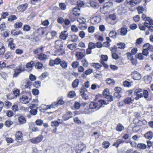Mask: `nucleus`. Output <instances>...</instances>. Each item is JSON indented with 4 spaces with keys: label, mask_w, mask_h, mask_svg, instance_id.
<instances>
[{
    "label": "nucleus",
    "mask_w": 153,
    "mask_h": 153,
    "mask_svg": "<svg viewBox=\"0 0 153 153\" xmlns=\"http://www.w3.org/2000/svg\"><path fill=\"white\" fill-rule=\"evenodd\" d=\"M87 25L85 23V21H83V22L78 25V27L79 28L82 30H84L86 29L87 27Z\"/></svg>",
    "instance_id": "obj_22"
},
{
    "label": "nucleus",
    "mask_w": 153,
    "mask_h": 153,
    "mask_svg": "<svg viewBox=\"0 0 153 153\" xmlns=\"http://www.w3.org/2000/svg\"><path fill=\"white\" fill-rule=\"evenodd\" d=\"M41 107L42 108V109L44 110H46L48 109L51 108L49 105H42L41 106Z\"/></svg>",
    "instance_id": "obj_57"
},
{
    "label": "nucleus",
    "mask_w": 153,
    "mask_h": 153,
    "mask_svg": "<svg viewBox=\"0 0 153 153\" xmlns=\"http://www.w3.org/2000/svg\"><path fill=\"white\" fill-rule=\"evenodd\" d=\"M79 80L78 79H76L74 80L72 83V86L73 88H77L79 85Z\"/></svg>",
    "instance_id": "obj_27"
},
{
    "label": "nucleus",
    "mask_w": 153,
    "mask_h": 153,
    "mask_svg": "<svg viewBox=\"0 0 153 153\" xmlns=\"http://www.w3.org/2000/svg\"><path fill=\"white\" fill-rule=\"evenodd\" d=\"M137 4L136 0H126L124 5L126 7L130 8L135 6Z\"/></svg>",
    "instance_id": "obj_4"
},
{
    "label": "nucleus",
    "mask_w": 153,
    "mask_h": 153,
    "mask_svg": "<svg viewBox=\"0 0 153 153\" xmlns=\"http://www.w3.org/2000/svg\"><path fill=\"white\" fill-rule=\"evenodd\" d=\"M24 68L22 67L21 65H19L14 70L15 73L13 74L14 76H17L20 73L24 71Z\"/></svg>",
    "instance_id": "obj_9"
},
{
    "label": "nucleus",
    "mask_w": 153,
    "mask_h": 153,
    "mask_svg": "<svg viewBox=\"0 0 153 153\" xmlns=\"http://www.w3.org/2000/svg\"><path fill=\"white\" fill-rule=\"evenodd\" d=\"M13 41L12 38L9 39L8 41L9 42L8 47L11 50H13L16 48V45L13 43Z\"/></svg>",
    "instance_id": "obj_17"
},
{
    "label": "nucleus",
    "mask_w": 153,
    "mask_h": 153,
    "mask_svg": "<svg viewBox=\"0 0 153 153\" xmlns=\"http://www.w3.org/2000/svg\"><path fill=\"white\" fill-rule=\"evenodd\" d=\"M124 141L121 139H119L117 140L116 142L113 144V146H116L117 147L119 145L123 143Z\"/></svg>",
    "instance_id": "obj_35"
},
{
    "label": "nucleus",
    "mask_w": 153,
    "mask_h": 153,
    "mask_svg": "<svg viewBox=\"0 0 153 153\" xmlns=\"http://www.w3.org/2000/svg\"><path fill=\"white\" fill-rule=\"evenodd\" d=\"M34 64V62L33 61H31L27 64L26 67L28 68H31L33 66Z\"/></svg>",
    "instance_id": "obj_43"
},
{
    "label": "nucleus",
    "mask_w": 153,
    "mask_h": 153,
    "mask_svg": "<svg viewBox=\"0 0 153 153\" xmlns=\"http://www.w3.org/2000/svg\"><path fill=\"white\" fill-rule=\"evenodd\" d=\"M82 65L84 67H86L88 65V63L85 59H84L82 61Z\"/></svg>",
    "instance_id": "obj_47"
},
{
    "label": "nucleus",
    "mask_w": 153,
    "mask_h": 153,
    "mask_svg": "<svg viewBox=\"0 0 153 153\" xmlns=\"http://www.w3.org/2000/svg\"><path fill=\"white\" fill-rule=\"evenodd\" d=\"M87 92V90L86 89L84 86L81 87L80 90V94L81 95L83 99L85 100L88 98V96L86 93Z\"/></svg>",
    "instance_id": "obj_5"
},
{
    "label": "nucleus",
    "mask_w": 153,
    "mask_h": 153,
    "mask_svg": "<svg viewBox=\"0 0 153 153\" xmlns=\"http://www.w3.org/2000/svg\"><path fill=\"white\" fill-rule=\"evenodd\" d=\"M59 7L61 10H64L66 9V6L64 3H59Z\"/></svg>",
    "instance_id": "obj_48"
},
{
    "label": "nucleus",
    "mask_w": 153,
    "mask_h": 153,
    "mask_svg": "<svg viewBox=\"0 0 153 153\" xmlns=\"http://www.w3.org/2000/svg\"><path fill=\"white\" fill-rule=\"evenodd\" d=\"M134 100V99H132L131 97H127L124 98L123 100V101L126 104H130L132 103Z\"/></svg>",
    "instance_id": "obj_20"
},
{
    "label": "nucleus",
    "mask_w": 153,
    "mask_h": 153,
    "mask_svg": "<svg viewBox=\"0 0 153 153\" xmlns=\"http://www.w3.org/2000/svg\"><path fill=\"white\" fill-rule=\"evenodd\" d=\"M137 147L138 149H144L146 148L147 146L143 143H139L137 145Z\"/></svg>",
    "instance_id": "obj_32"
},
{
    "label": "nucleus",
    "mask_w": 153,
    "mask_h": 153,
    "mask_svg": "<svg viewBox=\"0 0 153 153\" xmlns=\"http://www.w3.org/2000/svg\"><path fill=\"white\" fill-rule=\"evenodd\" d=\"M47 56L44 54H41L39 55L38 58L40 60H43L46 59Z\"/></svg>",
    "instance_id": "obj_46"
},
{
    "label": "nucleus",
    "mask_w": 153,
    "mask_h": 153,
    "mask_svg": "<svg viewBox=\"0 0 153 153\" xmlns=\"http://www.w3.org/2000/svg\"><path fill=\"white\" fill-rule=\"evenodd\" d=\"M90 4L91 6L94 9L98 8L100 7L99 4L94 1H91Z\"/></svg>",
    "instance_id": "obj_29"
},
{
    "label": "nucleus",
    "mask_w": 153,
    "mask_h": 153,
    "mask_svg": "<svg viewBox=\"0 0 153 153\" xmlns=\"http://www.w3.org/2000/svg\"><path fill=\"white\" fill-rule=\"evenodd\" d=\"M91 21L94 24L98 23L100 21V17L94 16L91 19Z\"/></svg>",
    "instance_id": "obj_24"
},
{
    "label": "nucleus",
    "mask_w": 153,
    "mask_h": 153,
    "mask_svg": "<svg viewBox=\"0 0 153 153\" xmlns=\"http://www.w3.org/2000/svg\"><path fill=\"white\" fill-rule=\"evenodd\" d=\"M86 146L85 144L83 143H81L78 144L77 148L75 150V152L77 153H81L82 152L86 150Z\"/></svg>",
    "instance_id": "obj_10"
},
{
    "label": "nucleus",
    "mask_w": 153,
    "mask_h": 153,
    "mask_svg": "<svg viewBox=\"0 0 153 153\" xmlns=\"http://www.w3.org/2000/svg\"><path fill=\"white\" fill-rule=\"evenodd\" d=\"M77 45L76 43H72L68 45L67 47L71 50H73L77 47Z\"/></svg>",
    "instance_id": "obj_37"
},
{
    "label": "nucleus",
    "mask_w": 153,
    "mask_h": 153,
    "mask_svg": "<svg viewBox=\"0 0 153 153\" xmlns=\"http://www.w3.org/2000/svg\"><path fill=\"white\" fill-rule=\"evenodd\" d=\"M12 57V54L11 52H7L5 54V58L7 59H9Z\"/></svg>",
    "instance_id": "obj_39"
},
{
    "label": "nucleus",
    "mask_w": 153,
    "mask_h": 153,
    "mask_svg": "<svg viewBox=\"0 0 153 153\" xmlns=\"http://www.w3.org/2000/svg\"><path fill=\"white\" fill-rule=\"evenodd\" d=\"M46 49V47L45 46H42L41 47L37 48L36 50L34 51V53L35 54H38L39 53H40L43 52Z\"/></svg>",
    "instance_id": "obj_19"
},
{
    "label": "nucleus",
    "mask_w": 153,
    "mask_h": 153,
    "mask_svg": "<svg viewBox=\"0 0 153 153\" xmlns=\"http://www.w3.org/2000/svg\"><path fill=\"white\" fill-rule=\"evenodd\" d=\"M27 7V4H25L19 6L17 7V9L23 12L25 11Z\"/></svg>",
    "instance_id": "obj_23"
},
{
    "label": "nucleus",
    "mask_w": 153,
    "mask_h": 153,
    "mask_svg": "<svg viewBox=\"0 0 153 153\" xmlns=\"http://www.w3.org/2000/svg\"><path fill=\"white\" fill-rule=\"evenodd\" d=\"M120 35L122 36H125L126 35L127 33V29L124 27L121 28L120 30Z\"/></svg>",
    "instance_id": "obj_34"
},
{
    "label": "nucleus",
    "mask_w": 153,
    "mask_h": 153,
    "mask_svg": "<svg viewBox=\"0 0 153 153\" xmlns=\"http://www.w3.org/2000/svg\"><path fill=\"white\" fill-rule=\"evenodd\" d=\"M113 3L111 2H107L104 4L102 7L101 8V11H102V13L105 14L109 12L110 8L113 5Z\"/></svg>",
    "instance_id": "obj_3"
},
{
    "label": "nucleus",
    "mask_w": 153,
    "mask_h": 153,
    "mask_svg": "<svg viewBox=\"0 0 153 153\" xmlns=\"http://www.w3.org/2000/svg\"><path fill=\"white\" fill-rule=\"evenodd\" d=\"M36 32L39 34V35L44 36H47L48 34V30L46 28L40 27L37 30Z\"/></svg>",
    "instance_id": "obj_6"
},
{
    "label": "nucleus",
    "mask_w": 153,
    "mask_h": 153,
    "mask_svg": "<svg viewBox=\"0 0 153 153\" xmlns=\"http://www.w3.org/2000/svg\"><path fill=\"white\" fill-rule=\"evenodd\" d=\"M60 65L61 66L63 69H66L68 67V63L65 60H61Z\"/></svg>",
    "instance_id": "obj_30"
},
{
    "label": "nucleus",
    "mask_w": 153,
    "mask_h": 153,
    "mask_svg": "<svg viewBox=\"0 0 153 153\" xmlns=\"http://www.w3.org/2000/svg\"><path fill=\"white\" fill-rule=\"evenodd\" d=\"M73 13L75 16H79L80 14V9L78 7H76L73 9Z\"/></svg>",
    "instance_id": "obj_25"
},
{
    "label": "nucleus",
    "mask_w": 153,
    "mask_h": 153,
    "mask_svg": "<svg viewBox=\"0 0 153 153\" xmlns=\"http://www.w3.org/2000/svg\"><path fill=\"white\" fill-rule=\"evenodd\" d=\"M51 125L52 126L57 127L59 126V123L57 121L54 120L51 122Z\"/></svg>",
    "instance_id": "obj_53"
},
{
    "label": "nucleus",
    "mask_w": 153,
    "mask_h": 153,
    "mask_svg": "<svg viewBox=\"0 0 153 153\" xmlns=\"http://www.w3.org/2000/svg\"><path fill=\"white\" fill-rule=\"evenodd\" d=\"M32 84V82L31 81H28L27 82L26 85H25V87L26 88H30V86Z\"/></svg>",
    "instance_id": "obj_51"
},
{
    "label": "nucleus",
    "mask_w": 153,
    "mask_h": 153,
    "mask_svg": "<svg viewBox=\"0 0 153 153\" xmlns=\"http://www.w3.org/2000/svg\"><path fill=\"white\" fill-rule=\"evenodd\" d=\"M144 136L146 138L150 140L153 137V133L151 131H149L144 134Z\"/></svg>",
    "instance_id": "obj_21"
},
{
    "label": "nucleus",
    "mask_w": 153,
    "mask_h": 153,
    "mask_svg": "<svg viewBox=\"0 0 153 153\" xmlns=\"http://www.w3.org/2000/svg\"><path fill=\"white\" fill-rule=\"evenodd\" d=\"M38 108H36V109H32L30 111V113L32 115H35L37 114L38 111L37 110Z\"/></svg>",
    "instance_id": "obj_49"
},
{
    "label": "nucleus",
    "mask_w": 153,
    "mask_h": 153,
    "mask_svg": "<svg viewBox=\"0 0 153 153\" xmlns=\"http://www.w3.org/2000/svg\"><path fill=\"white\" fill-rule=\"evenodd\" d=\"M72 115V113L71 111H69L63 115L62 118L64 120L66 121L71 118Z\"/></svg>",
    "instance_id": "obj_18"
},
{
    "label": "nucleus",
    "mask_w": 153,
    "mask_h": 153,
    "mask_svg": "<svg viewBox=\"0 0 153 153\" xmlns=\"http://www.w3.org/2000/svg\"><path fill=\"white\" fill-rule=\"evenodd\" d=\"M144 81L147 83H150L151 82L152 77L150 75H146L144 76Z\"/></svg>",
    "instance_id": "obj_26"
},
{
    "label": "nucleus",
    "mask_w": 153,
    "mask_h": 153,
    "mask_svg": "<svg viewBox=\"0 0 153 153\" xmlns=\"http://www.w3.org/2000/svg\"><path fill=\"white\" fill-rule=\"evenodd\" d=\"M143 53L145 56H147L149 52H152L153 50V46L149 43H146L143 45Z\"/></svg>",
    "instance_id": "obj_2"
},
{
    "label": "nucleus",
    "mask_w": 153,
    "mask_h": 153,
    "mask_svg": "<svg viewBox=\"0 0 153 153\" xmlns=\"http://www.w3.org/2000/svg\"><path fill=\"white\" fill-rule=\"evenodd\" d=\"M19 122L20 124H24L26 122V120L25 117L20 116L18 118Z\"/></svg>",
    "instance_id": "obj_36"
},
{
    "label": "nucleus",
    "mask_w": 153,
    "mask_h": 153,
    "mask_svg": "<svg viewBox=\"0 0 153 153\" xmlns=\"http://www.w3.org/2000/svg\"><path fill=\"white\" fill-rule=\"evenodd\" d=\"M92 111H91L89 107L88 108V107H86L84 108L83 113L85 114H90Z\"/></svg>",
    "instance_id": "obj_41"
},
{
    "label": "nucleus",
    "mask_w": 153,
    "mask_h": 153,
    "mask_svg": "<svg viewBox=\"0 0 153 153\" xmlns=\"http://www.w3.org/2000/svg\"><path fill=\"white\" fill-rule=\"evenodd\" d=\"M73 120L74 122L76 124H79L81 123V121L77 117H74Z\"/></svg>",
    "instance_id": "obj_61"
},
{
    "label": "nucleus",
    "mask_w": 153,
    "mask_h": 153,
    "mask_svg": "<svg viewBox=\"0 0 153 153\" xmlns=\"http://www.w3.org/2000/svg\"><path fill=\"white\" fill-rule=\"evenodd\" d=\"M117 33L114 30L111 31L109 34V36L113 39H115L117 37Z\"/></svg>",
    "instance_id": "obj_33"
},
{
    "label": "nucleus",
    "mask_w": 153,
    "mask_h": 153,
    "mask_svg": "<svg viewBox=\"0 0 153 153\" xmlns=\"http://www.w3.org/2000/svg\"><path fill=\"white\" fill-rule=\"evenodd\" d=\"M41 84V82L40 81H36L35 82H34L33 85L34 87L37 88H39L40 87Z\"/></svg>",
    "instance_id": "obj_54"
},
{
    "label": "nucleus",
    "mask_w": 153,
    "mask_h": 153,
    "mask_svg": "<svg viewBox=\"0 0 153 153\" xmlns=\"http://www.w3.org/2000/svg\"><path fill=\"white\" fill-rule=\"evenodd\" d=\"M118 48L120 49H124L125 47V44L123 42H120L117 44Z\"/></svg>",
    "instance_id": "obj_40"
},
{
    "label": "nucleus",
    "mask_w": 153,
    "mask_h": 153,
    "mask_svg": "<svg viewBox=\"0 0 153 153\" xmlns=\"http://www.w3.org/2000/svg\"><path fill=\"white\" fill-rule=\"evenodd\" d=\"M17 19V17L14 15H12L9 16L8 18V20L12 22L14 20L16 19Z\"/></svg>",
    "instance_id": "obj_45"
},
{
    "label": "nucleus",
    "mask_w": 153,
    "mask_h": 153,
    "mask_svg": "<svg viewBox=\"0 0 153 153\" xmlns=\"http://www.w3.org/2000/svg\"><path fill=\"white\" fill-rule=\"evenodd\" d=\"M15 137L16 140L17 141L19 142H21L22 141L23 137L22 133L21 131H18L15 134Z\"/></svg>",
    "instance_id": "obj_15"
},
{
    "label": "nucleus",
    "mask_w": 153,
    "mask_h": 153,
    "mask_svg": "<svg viewBox=\"0 0 153 153\" xmlns=\"http://www.w3.org/2000/svg\"><path fill=\"white\" fill-rule=\"evenodd\" d=\"M51 35L52 36V37H49L48 36H47L46 37V39L47 40H49L52 39H54V37H56L57 33L56 32L53 31L51 32Z\"/></svg>",
    "instance_id": "obj_31"
},
{
    "label": "nucleus",
    "mask_w": 153,
    "mask_h": 153,
    "mask_svg": "<svg viewBox=\"0 0 153 153\" xmlns=\"http://www.w3.org/2000/svg\"><path fill=\"white\" fill-rule=\"evenodd\" d=\"M79 38L77 35L75 34H72L69 36L68 41L73 42H77Z\"/></svg>",
    "instance_id": "obj_14"
},
{
    "label": "nucleus",
    "mask_w": 153,
    "mask_h": 153,
    "mask_svg": "<svg viewBox=\"0 0 153 153\" xmlns=\"http://www.w3.org/2000/svg\"><path fill=\"white\" fill-rule=\"evenodd\" d=\"M88 47L91 49H94L96 48L95 44L92 42H90L89 43Z\"/></svg>",
    "instance_id": "obj_62"
},
{
    "label": "nucleus",
    "mask_w": 153,
    "mask_h": 153,
    "mask_svg": "<svg viewBox=\"0 0 153 153\" xmlns=\"http://www.w3.org/2000/svg\"><path fill=\"white\" fill-rule=\"evenodd\" d=\"M5 52V50L4 45L0 42V55H2Z\"/></svg>",
    "instance_id": "obj_28"
},
{
    "label": "nucleus",
    "mask_w": 153,
    "mask_h": 153,
    "mask_svg": "<svg viewBox=\"0 0 153 153\" xmlns=\"http://www.w3.org/2000/svg\"><path fill=\"white\" fill-rule=\"evenodd\" d=\"M131 82H129L128 81L126 80L123 82V85L125 87H129L131 85Z\"/></svg>",
    "instance_id": "obj_44"
},
{
    "label": "nucleus",
    "mask_w": 153,
    "mask_h": 153,
    "mask_svg": "<svg viewBox=\"0 0 153 153\" xmlns=\"http://www.w3.org/2000/svg\"><path fill=\"white\" fill-rule=\"evenodd\" d=\"M79 65L78 62L75 61L74 62L72 63L71 66L74 68H77Z\"/></svg>",
    "instance_id": "obj_58"
},
{
    "label": "nucleus",
    "mask_w": 153,
    "mask_h": 153,
    "mask_svg": "<svg viewBox=\"0 0 153 153\" xmlns=\"http://www.w3.org/2000/svg\"><path fill=\"white\" fill-rule=\"evenodd\" d=\"M107 83L109 85L112 84H114V80L113 79H111L110 78H108L106 80Z\"/></svg>",
    "instance_id": "obj_63"
},
{
    "label": "nucleus",
    "mask_w": 153,
    "mask_h": 153,
    "mask_svg": "<svg viewBox=\"0 0 153 153\" xmlns=\"http://www.w3.org/2000/svg\"><path fill=\"white\" fill-rule=\"evenodd\" d=\"M63 46V43L62 41L60 40H58L55 41V47L58 49V51H64L62 49Z\"/></svg>",
    "instance_id": "obj_7"
},
{
    "label": "nucleus",
    "mask_w": 153,
    "mask_h": 153,
    "mask_svg": "<svg viewBox=\"0 0 153 153\" xmlns=\"http://www.w3.org/2000/svg\"><path fill=\"white\" fill-rule=\"evenodd\" d=\"M71 30L73 32H76L78 31L77 27L75 25H73L71 27Z\"/></svg>",
    "instance_id": "obj_55"
},
{
    "label": "nucleus",
    "mask_w": 153,
    "mask_h": 153,
    "mask_svg": "<svg viewBox=\"0 0 153 153\" xmlns=\"http://www.w3.org/2000/svg\"><path fill=\"white\" fill-rule=\"evenodd\" d=\"M118 12L121 14H123L125 12L124 8L123 7H121L118 10Z\"/></svg>",
    "instance_id": "obj_60"
},
{
    "label": "nucleus",
    "mask_w": 153,
    "mask_h": 153,
    "mask_svg": "<svg viewBox=\"0 0 153 153\" xmlns=\"http://www.w3.org/2000/svg\"><path fill=\"white\" fill-rule=\"evenodd\" d=\"M108 104V102H106L104 100H100L97 102H91L89 105V107L91 111L94 112L99 110L103 105Z\"/></svg>",
    "instance_id": "obj_1"
},
{
    "label": "nucleus",
    "mask_w": 153,
    "mask_h": 153,
    "mask_svg": "<svg viewBox=\"0 0 153 153\" xmlns=\"http://www.w3.org/2000/svg\"><path fill=\"white\" fill-rule=\"evenodd\" d=\"M131 75L132 76L133 79L135 80H139L141 77V74L135 71L131 73Z\"/></svg>",
    "instance_id": "obj_13"
},
{
    "label": "nucleus",
    "mask_w": 153,
    "mask_h": 153,
    "mask_svg": "<svg viewBox=\"0 0 153 153\" xmlns=\"http://www.w3.org/2000/svg\"><path fill=\"white\" fill-rule=\"evenodd\" d=\"M95 30V27L93 26H91L88 27V31L89 33H94Z\"/></svg>",
    "instance_id": "obj_50"
},
{
    "label": "nucleus",
    "mask_w": 153,
    "mask_h": 153,
    "mask_svg": "<svg viewBox=\"0 0 153 153\" xmlns=\"http://www.w3.org/2000/svg\"><path fill=\"white\" fill-rule=\"evenodd\" d=\"M22 25V23L21 22H17L14 24V27L15 28H21Z\"/></svg>",
    "instance_id": "obj_52"
},
{
    "label": "nucleus",
    "mask_w": 153,
    "mask_h": 153,
    "mask_svg": "<svg viewBox=\"0 0 153 153\" xmlns=\"http://www.w3.org/2000/svg\"><path fill=\"white\" fill-rule=\"evenodd\" d=\"M19 100L20 102L22 103L26 104L29 102L30 98H29L27 96L24 95L20 97Z\"/></svg>",
    "instance_id": "obj_12"
},
{
    "label": "nucleus",
    "mask_w": 153,
    "mask_h": 153,
    "mask_svg": "<svg viewBox=\"0 0 153 153\" xmlns=\"http://www.w3.org/2000/svg\"><path fill=\"white\" fill-rule=\"evenodd\" d=\"M142 89L138 88L136 89L134 92V94L136 96L134 99L136 100H138L139 98L143 97V94L142 93Z\"/></svg>",
    "instance_id": "obj_8"
},
{
    "label": "nucleus",
    "mask_w": 153,
    "mask_h": 153,
    "mask_svg": "<svg viewBox=\"0 0 153 153\" xmlns=\"http://www.w3.org/2000/svg\"><path fill=\"white\" fill-rule=\"evenodd\" d=\"M124 129V127L122 125L120 124H118L117 125L116 130L118 131H121L123 130Z\"/></svg>",
    "instance_id": "obj_38"
},
{
    "label": "nucleus",
    "mask_w": 153,
    "mask_h": 153,
    "mask_svg": "<svg viewBox=\"0 0 153 153\" xmlns=\"http://www.w3.org/2000/svg\"><path fill=\"white\" fill-rule=\"evenodd\" d=\"M43 137L42 135H40L36 138H33L30 139L31 142L34 144H36L41 142L43 139Z\"/></svg>",
    "instance_id": "obj_11"
},
{
    "label": "nucleus",
    "mask_w": 153,
    "mask_h": 153,
    "mask_svg": "<svg viewBox=\"0 0 153 153\" xmlns=\"http://www.w3.org/2000/svg\"><path fill=\"white\" fill-rule=\"evenodd\" d=\"M68 34L67 31L64 30L61 32L59 36L60 38L64 40H65L68 36Z\"/></svg>",
    "instance_id": "obj_16"
},
{
    "label": "nucleus",
    "mask_w": 153,
    "mask_h": 153,
    "mask_svg": "<svg viewBox=\"0 0 153 153\" xmlns=\"http://www.w3.org/2000/svg\"><path fill=\"white\" fill-rule=\"evenodd\" d=\"M35 66L37 68L40 69L43 67V64L40 62H37L36 63Z\"/></svg>",
    "instance_id": "obj_56"
},
{
    "label": "nucleus",
    "mask_w": 153,
    "mask_h": 153,
    "mask_svg": "<svg viewBox=\"0 0 153 153\" xmlns=\"http://www.w3.org/2000/svg\"><path fill=\"white\" fill-rule=\"evenodd\" d=\"M75 92L74 91H70L68 95V96L70 98H73L75 96Z\"/></svg>",
    "instance_id": "obj_59"
},
{
    "label": "nucleus",
    "mask_w": 153,
    "mask_h": 153,
    "mask_svg": "<svg viewBox=\"0 0 153 153\" xmlns=\"http://www.w3.org/2000/svg\"><path fill=\"white\" fill-rule=\"evenodd\" d=\"M76 56L78 58V59H81L84 57L83 53L80 52H77L76 53Z\"/></svg>",
    "instance_id": "obj_42"
},
{
    "label": "nucleus",
    "mask_w": 153,
    "mask_h": 153,
    "mask_svg": "<svg viewBox=\"0 0 153 153\" xmlns=\"http://www.w3.org/2000/svg\"><path fill=\"white\" fill-rule=\"evenodd\" d=\"M37 125L40 126L43 123V121L41 119H38L35 122Z\"/></svg>",
    "instance_id": "obj_64"
}]
</instances>
